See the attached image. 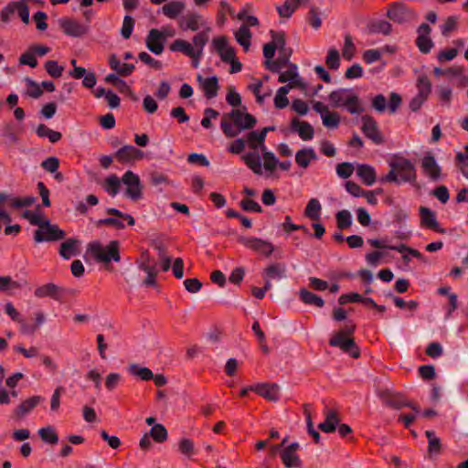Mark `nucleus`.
I'll use <instances>...</instances> for the list:
<instances>
[{
	"mask_svg": "<svg viewBox=\"0 0 468 468\" xmlns=\"http://www.w3.org/2000/svg\"><path fill=\"white\" fill-rule=\"evenodd\" d=\"M257 123V119L241 109H233L222 118L220 127L228 138L239 135L242 131L252 129Z\"/></svg>",
	"mask_w": 468,
	"mask_h": 468,
	"instance_id": "nucleus-1",
	"label": "nucleus"
},
{
	"mask_svg": "<svg viewBox=\"0 0 468 468\" xmlns=\"http://www.w3.org/2000/svg\"><path fill=\"white\" fill-rule=\"evenodd\" d=\"M330 104L334 108H345L350 114L356 115L365 112L359 96L353 89L340 88L328 95Z\"/></svg>",
	"mask_w": 468,
	"mask_h": 468,
	"instance_id": "nucleus-2",
	"label": "nucleus"
},
{
	"mask_svg": "<svg viewBox=\"0 0 468 468\" xmlns=\"http://www.w3.org/2000/svg\"><path fill=\"white\" fill-rule=\"evenodd\" d=\"M119 246L120 243L117 240H112L106 246H103L98 240H94L88 244V252L90 253L95 261L100 263L119 262L121 261Z\"/></svg>",
	"mask_w": 468,
	"mask_h": 468,
	"instance_id": "nucleus-3",
	"label": "nucleus"
},
{
	"mask_svg": "<svg viewBox=\"0 0 468 468\" xmlns=\"http://www.w3.org/2000/svg\"><path fill=\"white\" fill-rule=\"evenodd\" d=\"M244 140L251 151L242 155L241 159L246 165L253 171V173L256 175H261L262 164L260 154V152L261 153V145L258 143V139L256 137H250V132L246 134Z\"/></svg>",
	"mask_w": 468,
	"mask_h": 468,
	"instance_id": "nucleus-4",
	"label": "nucleus"
},
{
	"mask_svg": "<svg viewBox=\"0 0 468 468\" xmlns=\"http://www.w3.org/2000/svg\"><path fill=\"white\" fill-rule=\"evenodd\" d=\"M66 236V232L59 229L58 225L52 224L50 220H45L43 224L35 230L34 241L36 243H41L45 241H56L63 239Z\"/></svg>",
	"mask_w": 468,
	"mask_h": 468,
	"instance_id": "nucleus-5",
	"label": "nucleus"
},
{
	"mask_svg": "<svg viewBox=\"0 0 468 468\" xmlns=\"http://www.w3.org/2000/svg\"><path fill=\"white\" fill-rule=\"evenodd\" d=\"M389 166L395 168L400 182L415 183L416 169L414 164L404 157H397L394 161L389 162Z\"/></svg>",
	"mask_w": 468,
	"mask_h": 468,
	"instance_id": "nucleus-6",
	"label": "nucleus"
},
{
	"mask_svg": "<svg viewBox=\"0 0 468 468\" xmlns=\"http://www.w3.org/2000/svg\"><path fill=\"white\" fill-rule=\"evenodd\" d=\"M73 292L74 291L71 289L57 285L53 282H48L37 287L35 289L34 295L37 298L49 297L55 301L62 302L66 295Z\"/></svg>",
	"mask_w": 468,
	"mask_h": 468,
	"instance_id": "nucleus-7",
	"label": "nucleus"
},
{
	"mask_svg": "<svg viewBox=\"0 0 468 468\" xmlns=\"http://www.w3.org/2000/svg\"><path fill=\"white\" fill-rule=\"evenodd\" d=\"M387 16L395 23L403 24L416 19L417 14L405 4L394 2L390 4Z\"/></svg>",
	"mask_w": 468,
	"mask_h": 468,
	"instance_id": "nucleus-8",
	"label": "nucleus"
},
{
	"mask_svg": "<svg viewBox=\"0 0 468 468\" xmlns=\"http://www.w3.org/2000/svg\"><path fill=\"white\" fill-rule=\"evenodd\" d=\"M401 97L396 92H392L388 102L383 94H378L371 100V107L378 113L388 111L389 113H395L401 104Z\"/></svg>",
	"mask_w": 468,
	"mask_h": 468,
	"instance_id": "nucleus-9",
	"label": "nucleus"
},
{
	"mask_svg": "<svg viewBox=\"0 0 468 468\" xmlns=\"http://www.w3.org/2000/svg\"><path fill=\"white\" fill-rule=\"evenodd\" d=\"M377 396L387 406L400 410L405 406H410V401L407 400L400 393L394 391L389 388H378L376 389Z\"/></svg>",
	"mask_w": 468,
	"mask_h": 468,
	"instance_id": "nucleus-10",
	"label": "nucleus"
},
{
	"mask_svg": "<svg viewBox=\"0 0 468 468\" xmlns=\"http://www.w3.org/2000/svg\"><path fill=\"white\" fill-rule=\"evenodd\" d=\"M267 133L266 130L263 129L261 131H250V137H256L258 139V143L261 145V154L264 159L263 167L266 171L272 172L277 166L278 158L272 152L267 150L265 145Z\"/></svg>",
	"mask_w": 468,
	"mask_h": 468,
	"instance_id": "nucleus-11",
	"label": "nucleus"
},
{
	"mask_svg": "<svg viewBox=\"0 0 468 468\" xmlns=\"http://www.w3.org/2000/svg\"><path fill=\"white\" fill-rule=\"evenodd\" d=\"M122 182L126 186L125 196L128 198L135 201L142 197V185L137 175L127 171L122 176Z\"/></svg>",
	"mask_w": 468,
	"mask_h": 468,
	"instance_id": "nucleus-12",
	"label": "nucleus"
},
{
	"mask_svg": "<svg viewBox=\"0 0 468 468\" xmlns=\"http://www.w3.org/2000/svg\"><path fill=\"white\" fill-rule=\"evenodd\" d=\"M331 346L341 348L345 353H347L354 358L360 356V350L352 338H346L343 332L335 333L329 340Z\"/></svg>",
	"mask_w": 468,
	"mask_h": 468,
	"instance_id": "nucleus-13",
	"label": "nucleus"
},
{
	"mask_svg": "<svg viewBox=\"0 0 468 468\" xmlns=\"http://www.w3.org/2000/svg\"><path fill=\"white\" fill-rule=\"evenodd\" d=\"M239 241L255 252L269 257L274 251V246L268 240L254 237H239Z\"/></svg>",
	"mask_w": 468,
	"mask_h": 468,
	"instance_id": "nucleus-14",
	"label": "nucleus"
},
{
	"mask_svg": "<svg viewBox=\"0 0 468 468\" xmlns=\"http://www.w3.org/2000/svg\"><path fill=\"white\" fill-rule=\"evenodd\" d=\"M361 121L363 123L361 129L365 136L376 144H382L384 138L377 122L369 115L362 116Z\"/></svg>",
	"mask_w": 468,
	"mask_h": 468,
	"instance_id": "nucleus-15",
	"label": "nucleus"
},
{
	"mask_svg": "<svg viewBox=\"0 0 468 468\" xmlns=\"http://www.w3.org/2000/svg\"><path fill=\"white\" fill-rule=\"evenodd\" d=\"M212 47L217 53H218L222 61L229 63L232 62L236 58L235 49L229 46V42L226 37L221 36L216 37L212 41Z\"/></svg>",
	"mask_w": 468,
	"mask_h": 468,
	"instance_id": "nucleus-16",
	"label": "nucleus"
},
{
	"mask_svg": "<svg viewBox=\"0 0 468 468\" xmlns=\"http://www.w3.org/2000/svg\"><path fill=\"white\" fill-rule=\"evenodd\" d=\"M178 26L183 31H198L206 27V21L199 14L189 12L179 17Z\"/></svg>",
	"mask_w": 468,
	"mask_h": 468,
	"instance_id": "nucleus-17",
	"label": "nucleus"
},
{
	"mask_svg": "<svg viewBox=\"0 0 468 468\" xmlns=\"http://www.w3.org/2000/svg\"><path fill=\"white\" fill-rule=\"evenodd\" d=\"M165 42V35L156 28L151 29L145 38V45L147 48L154 55H160L163 53Z\"/></svg>",
	"mask_w": 468,
	"mask_h": 468,
	"instance_id": "nucleus-18",
	"label": "nucleus"
},
{
	"mask_svg": "<svg viewBox=\"0 0 468 468\" xmlns=\"http://www.w3.org/2000/svg\"><path fill=\"white\" fill-rule=\"evenodd\" d=\"M250 388L270 401L277 402L281 398V388L276 383H261Z\"/></svg>",
	"mask_w": 468,
	"mask_h": 468,
	"instance_id": "nucleus-19",
	"label": "nucleus"
},
{
	"mask_svg": "<svg viewBox=\"0 0 468 468\" xmlns=\"http://www.w3.org/2000/svg\"><path fill=\"white\" fill-rule=\"evenodd\" d=\"M431 31V27L426 23L420 25L417 29L418 37L416 38V46L423 54H428L433 47V42L430 37Z\"/></svg>",
	"mask_w": 468,
	"mask_h": 468,
	"instance_id": "nucleus-20",
	"label": "nucleus"
},
{
	"mask_svg": "<svg viewBox=\"0 0 468 468\" xmlns=\"http://www.w3.org/2000/svg\"><path fill=\"white\" fill-rule=\"evenodd\" d=\"M58 24L66 35L73 37H80L86 34L89 30L87 26L66 17L60 18L58 20Z\"/></svg>",
	"mask_w": 468,
	"mask_h": 468,
	"instance_id": "nucleus-21",
	"label": "nucleus"
},
{
	"mask_svg": "<svg viewBox=\"0 0 468 468\" xmlns=\"http://www.w3.org/2000/svg\"><path fill=\"white\" fill-rule=\"evenodd\" d=\"M210 31L209 27H206L205 30L197 33L193 37V43L195 46H198V50L195 52V56H190L192 58V65L194 68H198L200 58L203 55V50L207 43L208 42V32Z\"/></svg>",
	"mask_w": 468,
	"mask_h": 468,
	"instance_id": "nucleus-22",
	"label": "nucleus"
},
{
	"mask_svg": "<svg viewBox=\"0 0 468 468\" xmlns=\"http://www.w3.org/2000/svg\"><path fill=\"white\" fill-rule=\"evenodd\" d=\"M421 166L425 175L432 181H438L441 176V166L437 164L431 154H427L422 158Z\"/></svg>",
	"mask_w": 468,
	"mask_h": 468,
	"instance_id": "nucleus-23",
	"label": "nucleus"
},
{
	"mask_svg": "<svg viewBox=\"0 0 468 468\" xmlns=\"http://www.w3.org/2000/svg\"><path fill=\"white\" fill-rule=\"evenodd\" d=\"M291 130L292 132L297 133L304 141L312 140L314 134V130L309 122H301L297 118L292 120Z\"/></svg>",
	"mask_w": 468,
	"mask_h": 468,
	"instance_id": "nucleus-24",
	"label": "nucleus"
},
{
	"mask_svg": "<svg viewBox=\"0 0 468 468\" xmlns=\"http://www.w3.org/2000/svg\"><path fill=\"white\" fill-rule=\"evenodd\" d=\"M197 81L199 82L206 98L212 99L218 95V81L216 76L203 78L201 75H198Z\"/></svg>",
	"mask_w": 468,
	"mask_h": 468,
	"instance_id": "nucleus-25",
	"label": "nucleus"
},
{
	"mask_svg": "<svg viewBox=\"0 0 468 468\" xmlns=\"http://www.w3.org/2000/svg\"><path fill=\"white\" fill-rule=\"evenodd\" d=\"M286 264L283 262H274L268 265L263 272V278H269V280H282L286 278Z\"/></svg>",
	"mask_w": 468,
	"mask_h": 468,
	"instance_id": "nucleus-26",
	"label": "nucleus"
},
{
	"mask_svg": "<svg viewBox=\"0 0 468 468\" xmlns=\"http://www.w3.org/2000/svg\"><path fill=\"white\" fill-rule=\"evenodd\" d=\"M420 215L422 225L432 229L439 233H445V230L439 227L435 213L431 209L426 207H420Z\"/></svg>",
	"mask_w": 468,
	"mask_h": 468,
	"instance_id": "nucleus-27",
	"label": "nucleus"
},
{
	"mask_svg": "<svg viewBox=\"0 0 468 468\" xmlns=\"http://www.w3.org/2000/svg\"><path fill=\"white\" fill-rule=\"evenodd\" d=\"M44 401V398L41 396H33L24 400L15 410L14 413L16 418L22 419L28 414L40 402Z\"/></svg>",
	"mask_w": 468,
	"mask_h": 468,
	"instance_id": "nucleus-28",
	"label": "nucleus"
},
{
	"mask_svg": "<svg viewBox=\"0 0 468 468\" xmlns=\"http://www.w3.org/2000/svg\"><path fill=\"white\" fill-rule=\"evenodd\" d=\"M80 245V241L77 239H68L66 241L62 242L59 248V255L65 259L69 260L73 256H76L80 253L79 247Z\"/></svg>",
	"mask_w": 468,
	"mask_h": 468,
	"instance_id": "nucleus-29",
	"label": "nucleus"
},
{
	"mask_svg": "<svg viewBox=\"0 0 468 468\" xmlns=\"http://www.w3.org/2000/svg\"><path fill=\"white\" fill-rule=\"evenodd\" d=\"M325 420L318 425V429L324 432L331 433L335 431L340 420L335 410H327L325 411Z\"/></svg>",
	"mask_w": 468,
	"mask_h": 468,
	"instance_id": "nucleus-30",
	"label": "nucleus"
},
{
	"mask_svg": "<svg viewBox=\"0 0 468 468\" xmlns=\"http://www.w3.org/2000/svg\"><path fill=\"white\" fill-rule=\"evenodd\" d=\"M292 52V49H288V52L280 53V56L276 60L265 61L264 66L271 72H281L283 67L290 66V64H292L290 62Z\"/></svg>",
	"mask_w": 468,
	"mask_h": 468,
	"instance_id": "nucleus-31",
	"label": "nucleus"
},
{
	"mask_svg": "<svg viewBox=\"0 0 468 468\" xmlns=\"http://www.w3.org/2000/svg\"><path fill=\"white\" fill-rule=\"evenodd\" d=\"M391 28V24L388 21L380 19L371 20L367 26L369 34L389 35Z\"/></svg>",
	"mask_w": 468,
	"mask_h": 468,
	"instance_id": "nucleus-32",
	"label": "nucleus"
},
{
	"mask_svg": "<svg viewBox=\"0 0 468 468\" xmlns=\"http://www.w3.org/2000/svg\"><path fill=\"white\" fill-rule=\"evenodd\" d=\"M171 51L174 52H182L187 57L195 56V52L198 50V46H195V44H191L183 39H176L170 45Z\"/></svg>",
	"mask_w": 468,
	"mask_h": 468,
	"instance_id": "nucleus-33",
	"label": "nucleus"
},
{
	"mask_svg": "<svg viewBox=\"0 0 468 468\" xmlns=\"http://www.w3.org/2000/svg\"><path fill=\"white\" fill-rule=\"evenodd\" d=\"M356 175L366 186H372L376 182V172L371 165H358L356 167Z\"/></svg>",
	"mask_w": 468,
	"mask_h": 468,
	"instance_id": "nucleus-34",
	"label": "nucleus"
},
{
	"mask_svg": "<svg viewBox=\"0 0 468 468\" xmlns=\"http://www.w3.org/2000/svg\"><path fill=\"white\" fill-rule=\"evenodd\" d=\"M316 158V154L312 147L301 149L295 154L296 163L303 168H306L310 165L311 160Z\"/></svg>",
	"mask_w": 468,
	"mask_h": 468,
	"instance_id": "nucleus-35",
	"label": "nucleus"
},
{
	"mask_svg": "<svg viewBox=\"0 0 468 468\" xmlns=\"http://www.w3.org/2000/svg\"><path fill=\"white\" fill-rule=\"evenodd\" d=\"M127 370L132 376L136 377L144 381L150 380L152 378H154V373L150 368L146 367H141L135 363L129 365Z\"/></svg>",
	"mask_w": 468,
	"mask_h": 468,
	"instance_id": "nucleus-36",
	"label": "nucleus"
},
{
	"mask_svg": "<svg viewBox=\"0 0 468 468\" xmlns=\"http://www.w3.org/2000/svg\"><path fill=\"white\" fill-rule=\"evenodd\" d=\"M237 42L248 51L250 47L251 33L248 26L241 25L235 33Z\"/></svg>",
	"mask_w": 468,
	"mask_h": 468,
	"instance_id": "nucleus-37",
	"label": "nucleus"
},
{
	"mask_svg": "<svg viewBox=\"0 0 468 468\" xmlns=\"http://www.w3.org/2000/svg\"><path fill=\"white\" fill-rule=\"evenodd\" d=\"M299 296L302 302L305 304L314 305L319 308L324 305V301L320 296L309 292L304 288L299 291Z\"/></svg>",
	"mask_w": 468,
	"mask_h": 468,
	"instance_id": "nucleus-38",
	"label": "nucleus"
},
{
	"mask_svg": "<svg viewBox=\"0 0 468 468\" xmlns=\"http://www.w3.org/2000/svg\"><path fill=\"white\" fill-rule=\"evenodd\" d=\"M185 9V4L179 1H172L162 7V12L167 17L176 18Z\"/></svg>",
	"mask_w": 468,
	"mask_h": 468,
	"instance_id": "nucleus-39",
	"label": "nucleus"
},
{
	"mask_svg": "<svg viewBox=\"0 0 468 468\" xmlns=\"http://www.w3.org/2000/svg\"><path fill=\"white\" fill-rule=\"evenodd\" d=\"M282 461L286 468H301L302 461L295 452H292L286 449L281 452Z\"/></svg>",
	"mask_w": 468,
	"mask_h": 468,
	"instance_id": "nucleus-40",
	"label": "nucleus"
},
{
	"mask_svg": "<svg viewBox=\"0 0 468 468\" xmlns=\"http://www.w3.org/2000/svg\"><path fill=\"white\" fill-rule=\"evenodd\" d=\"M303 1L286 0L283 5L277 7V11L282 17L289 18Z\"/></svg>",
	"mask_w": 468,
	"mask_h": 468,
	"instance_id": "nucleus-41",
	"label": "nucleus"
},
{
	"mask_svg": "<svg viewBox=\"0 0 468 468\" xmlns=\"http://www.w3.org/2000/svg\"><path fill=\"white\" fill-rule=\"evenodd\" d=\"M122 178L120 179L116 175H111L105 179L104 190L112 197H115L120 190Z\"/></svg>",
	"mask_w": 468,
	"mask_h": 468,
	"instance_id": "nucleus-42",
	"label": "nucleus"
},
{
	"mask_svg": "<svg viewBox=\"0 0 468 468\" xmlns=\"http://www.w3.org/2000/svg\"><path fill=\"white\" fill-rule=\"evenodd\" d=\"M138 268L144 271L147 276L144 281V284L146 286L155 285V276L157 275V270L154 266H150L146 262H137Z\"/></svg>",
	"mask_w": 468,
	"mask_h": 468,
	"instance_id": "nucleus-43",
	"label": "nucleus"
},
{
	"mask_svg": "<svg viewBox=\"0 0 468 468\" xmlns=\"http://www.w3.org/2000/svg\"><path fill=\"white\" fill-rule=\"evenodd\" d=\"M36 133L39 137L48 138L49 142H51V143H57L62 137V135L59 132L53 131L43 123H41L37 126Z\"/></svg>",
	"mask_w": 468,
	"mask_h": 468,
	"instance_id": "nucleus-44",
	"label": "nucleus"
},
{
	"mask_svg": "<svg viewBox=\"0 0 468 468\" xmlns=\"http://www.w3.org/2000/svg\"><path fill=\"white\" fill-rule=\"evenodd\" d=\"M418 96L427 100L431 91V83L425 75H420L417 80Z\"/></svg>",
	"mask_w": 468,
	"mask_h": 468,
	"instance_id": "nucleus-45",
	"label": "nucleus"
},
{
	"mask_svg": "<svg viewBox=\"0 0 468 468\" xmlns=\"http://www.w3.org/2000/svg\"><path fill=\"white\" fill-rule=\"evenodd\" d=\"M321 204L316 198H312L305 207V216L311 219L317 220L320 218Z\"/></svg>",
	"mask_w": 468,
	"mask_h": 468,
	"instance_id": "nucleus-46",
	"label": "nucleus"
},
{
	"mask_svg": "<svg viewBox=\"0 0 468 468\" xmlns=\"http://www.w3.org/2000/svg\"><path fill=\"white\" fill-rule=\"evenodd\" d=\"M40 438L47 443L55 445L58 442V436L51 426L41 428L38 431Z\"/></svg>",
	"mask_w": 468,
	"mask_h": 468,
	"instance_id": "nucleus-47",
	"label": "nucleus"
},
{
	"mask_svg": "<svg viewBox=\"0 0 468 468\" xmlns=\"http://www.w3.org/2000/svg\"><path fill=\"white\" fill-rule=\"evenodd\" d=\"M326 66L333 70H337L340 67V54L335 48H331L328 50L325 58Z\"/></svg>",
	"mask_w": 468,
	"mask_h": 468,
	"instance_id": "nucleus-48",
	"label": "nucleus"
},
{
	"mask_svg": "<svg viewBox=\"0 0 468 468\" xmlns=\"http://www.w3.org/2000/svg\"><path fill=\"white\" fill-rule=\"evenodd\" d=\"M7 200L9 201L11 207L22 208V207H30L31 205H33L36 201V197L29 196V197H26L24 198H20V197L9 196V199H7Z\"/></svg>",
	"mask_w": 468,
	"mask_h": 468,
	"instance_id": "nucleus-49",
	"label": "nucleus"
},
{
	"mask_svg": "<svg viewBox=\"0 0 468 468\" xmlns=\"http://www.w3.org/2000/svg\"><path fill=\"white\" fill-rule=\"evenodd\" d=\"M335 218L337 222V227L340 229L349 228L353 223L352 215L346 209L338 211L335 215Z\"/></svg>",
	"mask_w": 468,
	"mask_h": 468,
	"instance_id": "nucleus-50",
	"label": "nucleus"
},
{
	"mask_svg": "<svg viewBox=\"0 0 468 468\" xmlns=\"http://www.w3.org/2000/svg\"><path fill=\"white\" fill-rule=\"evenodd\" d=\"M156 442H164L167 439V430L163 424H154L149 434Z\"/></svg>",
	"mask_w": 468,
	"mask_h": 468,
	"instance_id": "nucleus-51",
	"label": "nucleus"
},
{
	"mask_svg": "<svg viewBox=\"0 0 468 468\" xmlns=\"http://www.w3.org/2000/svg\"><path fill=\"white\" fill-rule=\"evenodd\" d=\"M323 124L329 129H336L340 123V115L336 112H328L322 116Z\"/></svg>",
	"mask_w": 468,
	"mask_h": 468,
	"instance_id": "nucleus-52",
	"label": "nucleus"
},
{
	"mask_svg": "<svg viewBox=\"0 0 468 468\" xmlns=\"http://www.w3.org/2000/svg\"><path fill=\"white\" fill-rule=\"evenodd\" d=\"M271 44L275 46V49H278L280 53H285L288 52L289 48H286L285 46V38L284 34L282 32H276L271 30Z\"/></svg>",
	"mask_w": 468,
	"mask_h": 468,
	"instance_id": "nucleus-53",
	"label": "nucleus"
},
{
	"mask_svg": "<svg viewBox=\"0 0 468 468\" xmlns=\"http://www.w3.org/2000/svg\"><path fill=\"white\" fill-rule=\"evenodd\" d=\"M22 216L24 218L27 219L31 225L37 226L38 228H40L45 220H48V218H44L43 215L37 211L26 210Z\"/></svg>",
	"mask_w": 468,
	"mask_h": 468,
	"instance_id": "nucleus-54",
	"label": "nucleus"
},
{
	"mask_svg": "<svg viewBox=\"0 0 468 468\" xmlns=\"http://www.w3.org/2000/svg\"><path fill=\"white\" fill-rule=\"evenodd\" d=\"M45 69L48 74L54 78L58 79L62 76L64 71V67L58 64L56 60H48L45 63Z\"/></svg>",
	"mask_w": 468,
	"mask_h": 468,
	"instance_id": "nucleus-55",
	"label": "nucleus"
},
{
	"mask_svg": "<svg viewBox=\"0 0 468 468\" xmlns=\"http://www.w3.org/2000/svg\"><path fill=\"white\" fill-rule=\"evenodd\" d=\"M133 151H134V146L124 145L116 152L115 155L121 162H131L134 160Z\"/></svg>",
	"mask_w": 468,
	"mask_h": 468,
	"instance_id": "nucleus-56",
	"label": "nucleus"
},
{
	"mask_svg": "<svg viewBox=\"0 0 468 468\" xmlns=\"http://www.w3.org/2000/svg\"><path fill=\"white\" fill-rule=\"evenodd\" d=\"M133 27H134L133 18L131 16L126 15L123 17L122 27L121 28L122 37L125 39L130 38V37L133 33Z\"/></svg>",
	"mask_w": 468,
	"mask_h": 468,
	"instance_id": "nucleus-57",
	"label": "nucleus"
},
{
	"mask_svg": "<svg viewBox=\"0 0 468 468\" xmlns=\"http://www.w3.org/2000/svg\"><path fill=\"white\" fill-rule=\"evenodd\" d=\"M355 45L353 43L352 37L350 35L345 36V43L342 50V55L346 60H351L355 55Z\"/></svg>",
	"mask_w": 468,
	"mask_h": 468,
	"instance_id": "nucleus-58",
	"label": "nucleus"
},
{
	"mask_svg": "<svg viewBox=\"0 0 468 468\" xmlns=\"http://www.w3.org/2000/svg\"><path fill=\"white\" fill-rule=\"evenodd\" d=\"M26 82L28 86L27 95L31 98L37 99L43 94V90L41 89L40 84L29 78L26 79Z\"/></svg>",
	"mask_w": 468,
	"mask_h": 468,
	"instance_id": "nucleus-59",
	"label": "nucleus"
},
{
	"mask_svg": "<svg viewBox=\"0 0 468 468\" xmlns=\"http://www.w3.org/2000/svg\"><path fill=\"white\" fill-rule=\"evenodd\" d=\"M18 2H11L0 12V18L3 22L8 23L11 16L16 12Z\"/></svg>",
	"mask_w": 468,
	"mask_h": 468,
	"instance_id": "nucleus-60",
	"label": "nucleus"
},
{
	"mask_svg": "<svg viewBox=\"0 0 468 468\" xmlns=\"http://www.w3.org/2000/svg\"><path fill=\"white\" fill-rule=\"evenodd\" d=\"M354 172V166L348 162L338 164L336 166V174L339 177L346 179L351 176Z\"/></svg>",
	"mask_w": 468,
	"mask_h": 468,
	"instance_id": "nucleus-61",
	"label": "nucleus"
},
{
	"mask_svg": "<svg viewBox=\"0 0 468 468\" xmlns=\"http://www.w3.org/2000/svg\"><path fill=\"white\" fill-rule=\"evenodd\" d=\"M457 21L458 17L455 16H449L444 24L441 25V34L445 37L449 35L450 32L454 31L457 28Z\"/></svg>",
	"mask_w": 468,
	"mask_h": 468,
	"instance_id": "nucleus-62",
	"label": "nucleus"
},
{
	"mask_svg": "<svg viewBox=\"0 0 468 468\" xmlns=\"http://www.w3.org/2000/svg\"><path fill=\"white\" fill-rule=\"evenodd\" d=\"M306 20L314 29H318L322 25L320 15L314 7H311Z\"/></svg>",
	"mask_w": 468,
	"mask_h": 468,
	"instance_id": "nucleus-63",
	"label": "nucleus"
},
{
	"mask_svg": "<svg viewBox=\"0 0 468 468\" xmlns=\"http://www.w3.org/2000/svg\"><path fill=\"white\" fill-rule=\"evenodd\" d=\"M19 63L21 65H27L30 68H36L37 66V61L35 58V54L29 48L27 52L21 55L19 58Z\"/></svg>",
	"mask_w": 468,
	"mask_h": 468,
	"instance_id": "nucleus-64",
	"label": "nucleus"
}]
</instances>
